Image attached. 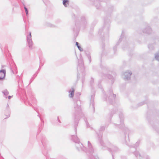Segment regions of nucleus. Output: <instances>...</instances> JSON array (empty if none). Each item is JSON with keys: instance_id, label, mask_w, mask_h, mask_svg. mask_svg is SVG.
Masks as SVG:
<instances>
[{"instance_id": "f257e3e1", "label": "nucleus", "mask_w": 159, "mask_h": 159, "mask_svg": "<svg viewBox=\"0 0 159 159\" xmlns=\"http://www.w3.org/2000/svg\"><path fill=\"white\" fill-rule=\"evenodd\" d=\"M72 137L73 140L76 143L75 146L78 150L79 151L81 150L84 151L85 148L84 147L82 143H80V141L77 136L73 135Z\"/></svg>"}, {"instance_id": "f03ea898", "label": "nucleus", "mask_w": 159, "mask_h": 159, "mask_svg": "<svg viewBox=\"0 0 159 159\" xmlns=\"http://www.w3.org/2000/svg\"><path fill=\"white\" fill-rule=\"evenodd\" d=\"M26 39L30 49H32V48L33 43L32 40L31 32H29L28 34L27 35Z\"/></svg>"}, {"instance_id": "7ed1b4c3", "label": "nucleus", "mask_w": 159, "mask_h": 159, "mask_svg": "<svg viewBox=\"0 0 159 159\" xmlns=\"http://www.w3.org/2000/svg\"><path fill=\"white\" fill-rule=\"evenodd\" d=\"M132 74V72L131 71L128 72H125L124 74V79L125 80H129L130 78L131 75Z\"/></svg>"}, {"instance_id": "20e7f679", "label": "nucleus", "mask_w": 159, "mask_h": 159, "mask_svg": "<svg viewBox=\"0 0 159 159\" xmlns=\"http://www.w3.org/2000/svg\"><path fill=\"white\" fill-rule=\"evenodd\" d=\"M6 71L5 70L1 69L0 71V80H2L5 76Z\"/></svg>"}, {"instance_id": "39448f33", "label": "nucleus", "mask_w": 159, "mask_h": 159, "mask_svg": "<svg viewBox=\"0 0 159 159\" xmlns=\"http://www.w3.org/2000/svg\"><path fill=\"white\" fill-rule=\"evenodd\" d=\"M75 90L73 88H72L69 91V97L70 98H72L74 95Z\"/></svg>"}, {"instance_id": "423d86ee", "label": "nucleus", "mask_w": 159, "mask_h": 159, "mask_svg": "<svg viewBox=\"0 0 159 159\" xmlns=\"http://www.w3.org/2000/svg\"><path fill=\"white\" fill-rule=\"evenodd\" d=\"M63 3L64 6L67 7L69 5V0H63Z\"/></svg>"}, {"instance_id": "0eeeda50", "label": "nucleus", "mask_w": 159, "mask_h": 159, "mask_svg": "<svg viewBox=\"0 0 159 159\" xmlns=\"http://www.w3.org/2000/svg\"><path fill=\"white\" fill-rule=\"evenodd\" d=\"M2 92L4 95L5 97L6 98H7V96L8 94L9 93L7 89H5V90H3L2 91Z\"/></svg>"}, {"instance_id": "6e6552de", "label": "nucleus", "mask_w": 159, "mask_h": 159, "mask_svg": "<svg viewBox=\"0 0 159 159\" xmlns=\"http://www.w3.org/2000/svg\"><path fill=\"white\" fill-rule=\"evenodd\" d=\"M151 30V29L149 27H147L146 30L143 31L144 32L148 34H149Z\"/></svg>"}, {"instance_id": "1a4fd4ad", "label": "nucleus", "mask_w": 159, "mask_h": 159, "mask_svg": "<svg viewBox=\"0 0 159 159\" xmlns=\"http://www.w3.org/2000/svg\"><path fill=\"white\" fill-rule=\"evenodd\" d=\"M76 45L80 50L81 51H83V49L79 45V43L77 42H76Z\"/></svg>"}, {"instance_id": "9d476101", "label": "nucleus", "mask_w": 159, "mask_h": 159, "mask_svg": "<svg viewBox=\"0 0 159 159\" xmlns=\"http://www.w3.org/2000/svg\"><path fill=\"white\" fill-rule=\"evenodd\" d=\"M155 58L157 60L159 61V54L157 53L155 55Z\"/></svg>"}, {"instance_id": "9b49d317", "label": "nucleus", "mask_w": 159, "mask_h": 159, "mask_svg": "<svg viewBox=\"0 0 159 159\" xmlns=\"http://www.w3.org/2000/svg\"><path fill=\"white\" fill-rule=\"evenodd\" d=\"M79 63L78 64V67H80V66L81 67H82L83 68V61L82 60L80 61V63L81 64H80V61H79Z\"/></svg>"}, {"instance_id": "f8f14e48", "label": "nucleus", "mask_w": 159, "mask_h": 159, "mask_svg": "<svg viewBox=\"0 0 159 159\" xmlns=\"http://www.w3.org/2000/svg\"><path fill=\"white\" fill-rule=\"evenodd\" d=\"M90 106H92V107H93V108L94 109V102H92L90 104Z\"/></svg>"}, {"instance_id": "ddd939ff", "label": "nucleus", "mask_w": 159, "mask_h": 159, "mask_svg": "<svg viewBox=\"0 0 159 159\" xmlns=\"http://www.w3.org/2000/svg\"><path fill=\"white\" fill-rule=\"evenodd\" d=\"M88 146L89 148H90L91 147V143L89 141H88Z\"/></svg>"}, {"instance_id": "4468645a", "label": "nucleus", "mask_w": 159, "mask_h": 159, "mask_svg": "<svg viewBox=\"0 0 159 159\" xmlns=\"http://www.w3.org/2000/svg\"><path fill=\"white\" fill-rule=\"evenodd\" d=\"M116 95L114 94H112V97H113V98H114L115 97H116Z\"/></svg>"}, {"instance_id": "2eb2a0df", "label": "nucleus", "mask_w": 159, "mask_h": 159, "mask_svg": "<svg viewBox=\"0 0 159 159\" xmlns=\"http://www.w3.org/2000/svg\"><path fill=\"white\" fill-rule=\"evenodd\" d=\"M12 96H9L8 97V98L10 99L11 98V97H12Z\"/></svg>"}, {"instance_id": "dca6fc26", "label": "nucleus", "mask_w": 159, "mask_h": 159, "mask_svg": "<svg viewBox=\"0 0 159 159\" xmlns=\"http://www.w3.org/2000/svg\"><path fill=\"white\" fill-rule=\"evenodd\" d=\"M28 11H25V13L27 15H28Z\"/></svg>"}, {"instance_id": "f3484780", "label": "nucleus", "mask_w": 159, "mask_h": 159, "mask_svg": "<svg viewBox=\"0 0 159 159\" xmlns=\"http://www.w3.org/2000/svg\"><path fill=\"white\" fill-rule=\"evenodd\" d=\"M86 125H87V127H88V123H86Z\"/></svg>"}, {"instance_id": "a211bd4d", "label": "nucleus", "mask_w": 159, "mask_h": 159, "mask_svg": "<svg viewBox=\"0 0 159 159\" xmlns=\"http://www.w3.org/2000/svg\"><path fill=\"white\" fill-rule=\"evenodd\" d=\"M3 67H4V66H3V65H2V68H3Z\"/></svg>"}, {"instance_id": "6ab92c4d", "label": "nucleus", "mask_w": 159, "mask_h": 159, "mask_svg": "<svg viewBox=\"0 0 159 159\" xmlns=\"http://www.w3.org/2000/svg\"><path fill=\"white\" fill-rule=\"evenodd\" d=\"M25 10H27V9L25 7Z\"/></svg>"}, {"instance_id": "aec40b11", "label": "nucleus", "mask_w": 159, "mask_h": 159, "mask_svg": "<svg viewBox=\"0 0 159 159\" xmlns=\"http://www.w3.org/2000/svg\"><path fill=\"white\" fill-rule=\"evenodd\" d=\"M76 128H75V131L76 132Z\"/></svg>"}, {"instance_id": "412c9836", "label": "nucleus", "mask_w": 159, "mask_h": 159, "mask_svg": "<svg viewBox=\"0 0 159 159\" xmlns=\"http://www.w3.org/2000/svg\"><path fill=\"white\" fill-rule=\"evenodd\" d=\"M136 157H138V155H136Z\"/></svg>"}]
</instances>
